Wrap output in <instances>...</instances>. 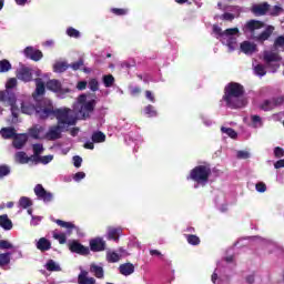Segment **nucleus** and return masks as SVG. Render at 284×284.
<instances>
[{
    "instance_id": "f257e3e1",
    "label": "nucleus",
    "mask_w": 284,
    "mask_h": 284,
    "mask_svg": "<svg viewBox=\"0 0 284 284\" xmlns=\"http://www.w3.org/2000/svg\"><path fill=\"white\" fill-rule=\"evenodd\" d=\"M245 94V87L237 82H230L224 88L223 101H225L226 106L231 110H237L243 108L244 103L241 98Z\"/></svg>"
},
{
    "instance_id": "f03ea898",
    "label": "nucleus",
    "mask_w": 284,
    "mask_h": 284,
    "mask_svg": "<svg viewBox=\"0 0 284 284\" xmlns=\"http://www.w3.org/2000/svg\"><path fill=\"white\" fill-rule=\"evenodd\" d=\"M210 176H212V166L210 164H201L190 171L186 180L204 186L210 182Z\"/></svg>"
},
{
    "instance_id": "7ed1b4c3",
    "label": "nucleus",
    "mask_w": 284,
    "mask_h": 284,
    "mask_svg": "<svg viewBox=\"0 0 284 284\" xmlns=\"http://www.w3.org/2000/svg\"><path fill=\"white\" fill-rule=\"evenodd\" d=\"M47 90L57 94L59 99H68L71 94L74 93L72 87L63 85L60 80L51 79L47 81Z\"/></svg>"
},
{
    "instance_id": "20e7f679",
    "label": "nucleus",
    "mask_w": 284,
    "mask_h": 284,
    "mask_svg": "<svg viewBox=\"0 0 284 284\" xmlns=\"http://www.w3.org/2000/svg\"><path fill=\"white\" fill-rule=\"evenodd\" d=\"M54 119L58 120L60 125H77L78 118L74 114V111L68 108L55 109Z\"/></svg>"
},
{
    "instance_id": "39448f33",
    "label": "nucleus",
    "mask_w": 284,
    "mask_h": 284,
    "mask_svg": "<svg viewBox=\"0 0 284 284\" xmlns=\"http://www.w3.org/2000/svg\"><path fill=\"white\" fill-rule=\"evenodd\" d=\"M55 112L57 109H54V105L50 101L43 102V104L36 109L38 119H41L42 121H45V119H54Z\"/></svg>"
},
{
    "instance_id": "423d86ee",
    "label": "nucleus",
    "mask_w": 284,
    "mask_h": 284,
    "mask_svg": "<svg viewBox=\"0 0 284 284\" xmlns=\"http://www.w3.org/2000/svg\"><path fill=\"white\" fill-rule=\"evenodd\" d=\"M94 108H97V100H90L85 104L77 105L74 111L77 112L78 116H80V119L85 120L90 119V114L94 112Z\"/></svg>"
},
{
    "instance_id": "0eeeda50",
    "label": "nucleus",
    "mask_w": 284,
    "mask_h": 284,
    "mask_svg": "<svg viewBox=\"0 0 284 284\" xmlns=\"http://www.w3.org/2000/svg\"><path fill=\"white\" fill-rule=\"evenodd\" d=\"M262 28H265V22L252 19L246 21L242 28V31L245 34H250L251 39H254L256 36V30H262Z\"/></svg>"
},
{
    "instance_id": "6e6552de",
    "label": "nucleus",
    "mask_w": 284,
    "mask_h": 284,
    "mask_svg": "<svg viewBox=\"0 0 284 284\" xmlns=\"http://www.w3.org/2000/svg\"><path fill=\"white\" fill-rule=\"evenodd\" d=\"M33 192L39 201L43 203H52L54 201V194L50 191H47L42 184H37L33 189Z\"/></svg>"
},
{
    "instance_id": "1a4fd4ad",
    "label": "nucleus",
    "mask_w": 284,
    "mask_h": 284,
    "mask_svg": "<svg viewBox=\"0 0 284 284\" xmlns=\"http://www.w3.org/2000/svg\"><path fill=\"white\" fill-rule=\"evenodd\" d=\"M263 59L266 63V68H271L272 72H276L278 70V68H281V65L278 64H273V63H277L278 61H281V55H278V53L276 52H272V51H265Z\"/></svg>"
},
{
    "instance_id": "9d476101",
    "label": "nucleus",
    "mask_w": 284,
    "mask_h": 284,
    "mask_svg": "<svg viewBox=\"0 0 284 284\" xmlns=\"http://www.w3.org/2000/svg\"><path fill=\"white\" fill-rule=\"evenodd\" d=\"M69 250L73 254H80V256H88V254H90V248L79 243L77 240H73L71 243H69Z\"/></svg>"
},
{
    "instance_id": "9b49d317",
    "label": "nucleus",
    "mask_w": 284,
    "mask_h": 284,
    "mask_svg": "<svg viewBox=\"0 0 284 284\" xmlns=\"http://www.w3.org/2000/svg\"><path fill=\"white\" fill-rule=\"evenodd\" d=\"M64 128L65 126L61 124L50 126L45 134V139H48V141H57L58 139H61V132H63Z\"/></svg>"
},
{
    "instance_id": "f8f14e48",
    "label": "nucleus",
    "mask_w": 284,
    "mask_h": 284,
    "mask_svg": "<svg viewBox=\"0 0 284 284\" xmlns=\"http://www.w3.org/2000/svg\"><path fill=\"white\" fill-rule=\"evenodd\" d=\"M251 12L255 17H265V14H267V12H270V3L262 2V3L253 4L251 7Z\"/></svg>"
},
{
    "instance_id": "ddd939ff",
    "label": "nucleus",
    "mask_w": 284,
    "mask_h": 284,
    "mask_svg": "<svg viewBox=\"0 0 284 284\" xmlns=\"http://www.w3.org/2000/svg\"><path fill=\"white\" fill-rule=\"evenodd\" d=\"M24 55L31 61H41L43 59V52L41 50L33 49L32 47H27L24 49Z\"/></svg>"
},
{
    "instance_id": "4468645a",
    "label": "nucleus",
    "mask_w": 284,
    "mask_h": 284,
    "mask_svg": "<svg viewBox=\"0 0 284 284\" xmlns=\"http://www.w3.org/2000/svg\"><path fill=\"white\" fill-rule=\"evenodd\" d=\"M272 34H274V27L267 26L266 29L262 33L255 36L253 40L257 41L258 43H264V41H267Z\"/></svg>"
},
{
    "instance_id": "2eb2a0df",
    "label": "nucleus",
    "mask_w": 284,
    "mask_h": 284,
    "mask_svg": "<svg viewBox=\"0 0 284 284\" xmlns=\"http://www.w3.org/2000/svg\"><path fill=\"white\" fill-rule=\"evenodd\" d=\"M26 143H28V134L16 133V135L13 136V142H12L13 148H16V150H21L23 148V145H26Z\"/></svg>"
},
{
    "instance_id": "dca6fc26",
    "label": "nucleus",
    "mask_w": 284,
    "mask_h": 284,
    "mask_svg": "<svg viewBox=\"0 0 284 284\" xmlns=\"http://www.w3.org/2000/svg\"><path fill=\"white\" fill-rule=\"evenodd\" d=\"M90 250L91 252H103L105 251V242L102 237L90 240Z\"/></svg>"
},
{
    "instance_id": "f3484780",
    "label": "nucleus",
    "mask_w": 284,
    "mask_h": 284,
    "mask_svg": "<svg viewBox=\"0 0 284 284\" xmlns=\"http://www.w3.org/2000/svg\"><path fill=\"white\" fill-rule=\"evenodd\" d=\"M17 79H19V81H24V83H30V81H32V69H20L17 73Z\"/></svg>"
},
{
    "instance_id": "a211bd4d",
    "label": "nucleus",
    "mask_w": 284,
    "mask_h": 284,
    "mask_svg": "<svg viewBox=\"0 0 284 284\" xmlns=\"http://www.w3.org/2000/svg\"><path fill=\"white\" fill-rule=\"evenodd\" d=\"M36 247L40 252H49V250H52V242L45 237H40L36 244Z\"/></svg>"
},
{
    "instance_id": "6ab92c4d",
    "label": "nucleus",
    "mask_w": 284,
    "mask_h": 284,
    "mask_svg": "<svg viewBox=\"0 0 284 284\" xmlns=\"http://www.w3.org/2000/svg\"><path fill=\"white\" fill-rule=\"evenodd\" d=\"M123 233V230L120 227H110L108 231V240L109 241H115V243H119V239L121 234Z\"/></svg>"
},
{
    "instance_id": "aec40b11",
    "label": "nucleus",
    "mask_w": 284,
    "mask_h": 284,
    "mask_svg": "<svg viewBox=\"0 0 284 284\" xmlns=\"http://www.w3.org/2000/svg\"><path fill=\"white\" fill-rule=\"evenodd\" d=\"M78 284H97V280L88 277V271H81L78 275Z\"/></svg>"
},
{
    "instance_id": "412c9836",
    "label": "nucleus",
    "mask_w": 284,
    "mask_h": 284,
    "mask_svg": "<svg viewBox=\"0 0 284 284\" xmlns=\"http://www.w3.org/2000/svg\"><path fill=\"white\" fill-rule=\"evenodd\" d=\"M54 223H57V225H59L60 227H63L64 230H67V234H72V232H74V230H77V225H74V223H72V222H65L63 220H55Z\"/></svg>"
},
{
    "instance_id": "4be33fe9",
    "label": "nucleus",
    "mask_w": 284,
    "mask_h": 284,
    "mask_svg": "<svg viewBox=\"0 0 284 284\" xmlns=\"http://www.w3.org/2000/svg\"><path fill=\"white\" fill-rule=\"evenodd\" d=\"M120 274L122 276H130L131 274H134V264L132 263H124L119 266Z\"/></svg>"
},
{
    "instance_id": "5701e85b",
    "label": "nucleus",
    "mask_w": 284,
    "mask_h": 284,
    "mask_svg": "<svg viewBox=\"0 0 284 284\" xmlns=\"http://www.w3.org/2000/svg\"><path fill=\"white\" fill-rule=\"evenodd\" d=\"M0 134L2 139H14V136L17 135V130L12 126L2 128L0 130Z\"/></svg>"
},
{
    "instance_id": "b1692460",
    "label": "nucleus",
    "mask_w": 284,
    "mask_h": 284,
    "mask_svg": "<svg viewBox=\"0 0 284 284\" xmlns=\"http://www.w3.org/2000/svg\"><path fill=\"white\" fill-rule=\"evenodd\" d=\"M16 161L17 163H21L24 165L26 163H30V161H33V158L28 156V154L23 151H19L16 153Z\"/></svg>"
},
{
    "instance_id": "393cba45",
    "label": "nucleus",
    "mask_w": 284,
    "mask_h": 284,
    "mask_svg": "<svg viewBox=\"0 0 284 284\" xmlns=\"http://www.w3.org/2000/svg\"><path fill=\"white\" fill-rule=\"evenodd\" d=\"M0 227L6 231L12 229V220L8 217V214L0 215Z\"/></svg>"
},
{
    "instance_id": "a878e982",
    "label": "nucleus",
    "mask_w": 284,
    "mask_h": 284,
    "mask_svg": "<svg viewBox=\"0 0 284 284\" xmlns=\"http://www.w3.org/2000/svg\"><path fill=\"white\" fill-rule=\"evenodd\" d=\"M241 50L244 54H252L256 52V44H252L250 41H244L241 43Z\"/></svg>"
},
{
    "instance_id": "bb28decb",
    "label": "nucleus",
    "mask_w": 284,
    "mask_h": 284,
    "mask_svg": "<svg viewBox=\"0 0 284 284\" xmlns=\"http://www.w3.org/2000/svg\"><path fill=\"white\" fill-rule=\"evenodd\" d=\"M90 272L93 274V276H95V278H103L104 276L103 266H99L97 264L90 265Z\"/></svg>"
},
{
    "instance_id": "cd10ccee",
    "label": "nucleus",
    "mask_w": 284,
    "mask_h": 284,
    "mask_svg": "<svg viewBox=\"0 0 284 284\" xmlns=\"http://www.w3.org/2000/svg\"><path fill=\"white\" fill-rule=\"evenodd\" d=\"M45 88L47 85L43 80L40 78L36 79V94H38V97H43V94H45Z\"/></svg>"
},
{
    "instance_id": "c85d7f7f",
    "label": "nucleus",
    "mask_w": 284,
    "mask_h": 284,
    "mask_svg": "<svg viewBox=\"0 0 284 284\" xmlns=\"http://www.w3.org/2000/svg\"><path fill=\"white\" fill-rule=\"evenodd\" d=\"M70 68V64L68 62H55L53 64V72H57L58 74H61L65 72Z\"/></svg>"
},
{
    "instance_id": "c756f323",
    "label": "nucleus",
    "mask_w": 284,
    "mask_h": 284,
    "mask_svg": "<svg viewBox=\"0 0 284 284\" xmlns=\"http://www.w3.org/2000/svg\"><path fill=\"white\" fill-rule=\"evenodd\" d=\"M12 256V253H0V267H6V265H10V257Z\"/></svg>"
},
{
    "instance_id": "7c9ffc66",
    "label": "nucleus",
    "mask_w": 284,
    "mask_h": 284,
    "mask_svg": "<svg viewBox=\"0 0 284 284\" xmlns=\"http://www.w3.org/2000/svg\"><path fill=\"white\" fill-rule=\"evenodd\" d=\"M21 112L22 114H34L37 112V108L32 104L21 103Z\"/></svg>"
},
{
    "instance_id": "2f4dec72",
    "label": "nucleus",
    "mask_w": 284,
    "mask_h": 284,
    "mask_svg": "<svg viewBox=\"0 0 284 284\" xmlns=\"http://www.w3.org/2000/svg\"><path fill=\"white\" fill-rule=\"evenodd\" d=\"M19 207H22V210H28V207H32V200L27 196L20 197L18 202Z\"/></svg>"
},
{
    "instance_id": "473e14b6",
    "label": "nucleus",
    "mask_w": 284,
    "mask_h": 284,
    "mask_svg": "<svg viewBox=\"0 0 284 284\" xmlns=\"http://www.w3.org/2000/svg\"><path fill=\"white\" fill-rule=\"evenodd\" d=\"M91 139H92L93 143H104V141H105V133H103L101 131L93 132Z\"/></svg>"
},
{
    "instance_id": "72a5a7b5",
    "label": "nucleus",
    "mask_w": 284,
    "mask_h": 284,
    "mask_svg": "<svg viewBox=\"0 0 284 284\" xmlns=\"http://www.w3.org/2000/svg\"><path fill=\"white\" fill-rule=\"evenodd\" d=\"M189 245H201V239L194 234H185L184 235Z\"/></svg>"
},
{
    "instance_id": "f704fd0d",
    "label": "nucleus",
    "mask_w": 284,
    "mask_h": 284,
    "mask_svg": "<svg viewBox=\"0 0 284 284\" xmlns=\"http://www.w3.org/2000/svg\"><path fill=\"white\" fill-rule=\"evenodd\" d=\"M102 82H103L104 88H112V85H114V75H112V74L103 75Z\"/></svg>"
},
{
    "instance_id": "c9c22d12",
    "label": "nucleus",
    "mask_w": 284,
    "mask_h": 284,
    "mask_svg": "<svg viewBox=\"0 0 284 284\" xmlns=\"http://www.w3.org/2000/svg\"><path fill=\"white\" fill-rule=\"evenodd\" d=\"M261 110L264 112H270V110H274V102L273 100H264L263 103L260 105Z\"/></svg>"
},
{
    "instance_id": "e433bc0d",
    "label": "nucleus",
    "mask_w": 284,
    "mask_h": 284,
    "mask_svg": "<svg viewBox=\"0 0 284 284\" xmlns=\"http://www.w3.org/2000/svg\"><path fill=\"white\" fill-rule=\"evenodd\" d=\"M43 132V126H33L29 130V134L32 139H39V135Z\"/></svg>"
},
{
    "instance_id": "4c0bfd02",
    "label": "nucleus",
    "mask_w": 284,
    "mask_h": 284,
    "mask_svg": "<svg viewBox=\"0 0 284 284\" xmlns=\"http://www.w3.org/2000/svg\"><path fill=\"white\" fill-rule=\"evenodd\" d=\"M41 152H43V144H33V154L34 155H32L31 159H33V161L37 162V160H39Z\"/></svg>"
},
{
    "instance_id": "58836bf2",
    "label": "nucleus",
    "mask_w": 284,
    "mask_h": 284,
    "mask_svg": "<svg viewBox=\"0 0 284 284\" xmlns=\"http://www.w3.org/2000/svg\"><path fill=\"white\" fill-rule=\"evenodd\" d=\"M106 261L108 263H119V261H121V255L116 252H110L106 254Z\"/></svg>"
},
{
    "instance_id": "ea45409f",
    "label": "nucleus",
    "mask_w": 284,
    "mask_h": 284,
    "mask_svg": "<svg viewBox=\"0 0 284 284\" xmlns=\"http://www.w3.org/2000/svg\"><path fill=\"white\" fill-rule=\"evenodd\" d=\"M221 132L223 134H227V136H230V139H236V136H239V133H236L235 130L232 128L222 126Z\"/></svg>"
},
{
    "instance_id": "a19ab883",
    "label": "nucleus",
    "mask_w": 284,
    "mask_h": 284,
    "mask_svg": "<svg viewBox=\"0 0 284 284\" xmlns=\"http://www.w3.org/2000/svg\"><path fill=\"white\" fill-rule=\"evenodd\" d=\"M2 101H7V103L12 106V105H17V95H14V93H8L7 95H4L2 98Z\"/></svg>"
},
{
    "instance_id": "79ce46f5",
    "label": "nucleus",
    "mask_w": 284,
    "mask_h": 284,
    "mask_svg": "<svg viewBox=\"0 0 284 284\" xmlns=\"http://www.w3.org/2000/svg\"><path fill=\"white\" fill-rule=\"evenodd\" d=\"M12 70V64H10V61L8 60H1L0 61V72H10Z\"/></svg>"
},
{
    "instance_id": "37998d69",
    "label": "nucleus",
    "mask_w": 284,
    "mask_h": 284,
    "mask_svg": "<svg viewBox=\"0 0 284 284\" xmlns=\"http://www.w3.org/2000/svg\"><path fill=\"white\" fill-rule=\"evenodd\" d=\"M47 270L48 272H59V270H61V266H59L55 262H53V260H49L47 262Z\"/></svg>"
},
{
    "instance_id": "c03bdc74",
    "label": "nucleus",
    "mask_w": 284,
    "mask_h": 284,
    "mask_svg": "<svg viewBox=\"0 0 284 284\" xmlns=\"http://www.w3.org/2000/svg\"><path fill=\"white\" fill-rule=\"evenodd\" d=\"M54 159V155H44V156H38V160L36 163H42V165H48V163H51V161Z\"/></svg>"
},
{
    "instance_id": "a18cd8bd",
    "label": "nucleus",
    "mask_w": 284,
    "mask_h": 284,
    "mask_svg": "<svg viewBox=\"0 0 284 284\" xmlns=\"http://www.w3.org/2000/svg\"><path fill=\"white\" fill-rule=\"evenodd\" d=\"M270 17H278L283 12V8L281 6H274L268 10Z\"/></svg>"
},
{
    "instance_id": "49530a36",
    "label": "nucleus",
    "mask_w": 284,
    "mask_h": 284,
    "mask_svg": "<svg viewBox=\"0 0 284 284\" xmlns=\"http://www.w3.org/2000/svg\"><path fill=\"white\" fill-rule=\"evenodd\" d=\"M67 34L68 37H71L73 39H79V37H81V32H79V30L70 27L67 29Z\"/></svg>"
},
{
    "instance_id": "de8ad7c7",
    "label": "nucleus",
    "mask_w": 284,
    "mask_h": 284,
    "mask_svg": "<svg viewBox=\"0 0 284 284\" xmlns=\"http://www.w3.org/2000/svg\"><path fill=\"white\" fill-rule=\"evenodd\" d=\"M112 14H115V17H125L128 14V9H119V8H112L111 9Z\"/></svg>"
},
{
    "instance_id": "09e8293b",
    "label": "nucleus",
    "mask_w": 284,
    "mask_h": 284,
    "mask_svg": "<svg viewBox=\"0 0 284 284\" xmlns=\"http://www.w3.org/2000/svg\"><path fill=\"white\" fill-rule=\"evenodd\" d=\"M255 74H257V77H265V74H267V71H265V67L263 64H257L255 68Z\"/></svg>"
},
{
    "instance_id": "8fccbe9b",
    "label": "nucleus",
    "mask_w": 284,
    "mask_h": 284,
    "mask_svg": "<svg viewBox=\"0 0 284 284\" xmlns=\"http://www.w3.org/2000/svg\"><path fill=\"white\" fill-rule=\"evenodd\" d=\"M274 48L275 50H278V48H284V36H278L275 40H274Z\"/></svg>"
},
{
    "instance_id": "3c124183",
    "label": "nucleus",
    "mask_w": 284,
    "mask_h": 284,
    "mask_svg": "<svg viewBox=\"0 0 284 284\" xmlns=\"http://www.w3.org/2000/svg\"><path fill=\"white\" fill-rule=\"evenodd\" d=\"M89 89L91 90V92H97L99 90V80L97 79H91L89 81Z\"/></svg>"
},
{
    "instance_id": "603ef678",
    "label": "nucleus",
    "mask_w": 284,
    "mask_h": 284,
    "mask_svg": "<svg viewBox=\"0 0 284 284\" xmlns=\"http://www.w3.org/2000/svg\"><path fill=\"white\" fill-rule=\"evenodd\" d=\"M10 174V166L2 164L0 165V179L8 176Z\"/></svg>"
},
{
    "instance_id": "864d4df0",
    "label": "nucleus",
    "mask_w": 284,
    "mask_h": 284,
    "mask_svg": "<svg viewBox=\"0 0 284 284\" xmlns=\"http://www.w3.org/2000/svg\"><path fill=\"white\" fill-rule=\"evenodd\" d=\"M83 64H84L83 59H80L79 61L69 64V68H71L77 72V70H81V68H83Z\"/></svg>"
},
{
    "instance_id": "5fc2aeb1",
    "label": "nucleus",
    "mask_w": 284,
    "mask_h": 284,
    "mask_svg": "<svg viewBox=\"0 0 284 284\" xmlns=\"http://www.w3.org/2000/svg\"><path fill=\"white\" fill-rule=\"evenodd\" d=\"M14 247L10 241L0 240V250H12Z\"/></svg>"
},
{
    "instance_id": "6e6d98bb",
    "label": "nucleus",
    "mask_w": 284,
    "mask_h": 284,
    "mask_svg": "<svg viewBox=\"0 0 284 284\" xmlns=\"http://www.w3.org/2000/svg\"><path fill=\"white\" fill-rule=\"evenodd\" d=\"M53 239H55L57 241H59L60 245H64V243L68 241V237L65 236V234L60 233V234H54Z\"/></svg>"
},
{
    "instance_id": "4d7b16f0",
    "label": "nucleus",
    "mask_w": 284,
    "mask_h": 284,
    "mask_svg": "<svg viewBox=\"0 0 284 284\" xmlns=\"http://www.w3.org/2000/svg\"><path fill=\"white\" fill-rule=\"evenodd\" d=\"M239 34V28H230L224 31V37H234Z\"/></svg>"
},
{
    "instance_id": "13d9d810",
    "label": "nucleus",
    "mask_w": 284,
    "mask_h": 284,
    "mask_svg": "<svg viewBox=\"0 0 284 284\" xmlns=\"http://www.w3.org/2000/svg\"><path fill=\"white\" fill-rule=\"evenodd\" d=\"M273 101V105L274 108H278V105H283L284 104V97H277V98H272Z\"/></svg>"
},
{
    "instance_id": "bf43d9fd",
    "label": "nucleus",
    "mask_w": 284,
    "mask_h": 284,
    "mask_svg": "<svg viewBox=\"0 0 284 284\" xmlns=\"http://www.w3.org/2000/svg\"><path fill=\"white\" fill-rule=\"evenodd\" d=\"M256 192L263 193V192H267V185L264 182H258L255 185Z\"/></svg>"
},
{
    "instance_id": "052dcab7",
    "label": "nucleus",
    "mask_w": 284,
    "mask_h": 284,
    "mask_svg": "<svg viewBox=\"0 0 284 284\" xmlns=\"http://www.w3.org/2000/svg\"><path fill=\"white\" fill-rule=\"evenodd\" d=\"M145 114H149V116H156V111H154V106L152 104H149L144 109Z\"/></svg>"
},
{
    "instance_id": "680f3d73",
    "label": "nucleus",
    "mask_w": 284,
    "mask_h": 284,
    "mask_svg": "<svg viewBox=\"0 0 284 284\" xmlns=\"http://www.w3.org/2000/svg\"><path fill=\"white\" fill-rule=\"evenodd\" d=\"M274 156H275L276 159H283V156H284V150H283V148L276 146V148L274 149Z\"/></svg>"
},
{
    "instance_id": "e2e57ef3",
    "label": "nucleus",
    "mask_w": 284,
    "mask_h": 284,
    "mask_svg": "<svg viewBox=\"0 0 284 284\" xmlns=\"http://www.w3.org/2000/svg\"><path fill=\"white\" fill-rule=\"evenodd\" d=\"M213 32L214 34H217V37H225V31H223V29L216 24L213 26Z\"/></svg>"
},
{
    "instance_id": "0e129e2a",
    "label": "nucleus",
    "mask_w": 284,
    "mask_h": 284,
    "mask_svg": "<svg viewBox=\"0 0 284 284\" xmlns=\"http://www.w3.org/2000/svg\"><path fill=\"white\" fill-rule=\"evenodd\" d=\"M10 108L13 119H19V106L17 104H13Z\"/></svg>"
},
{
    "instance_id": "69168bd1",
    "label": "nucleus",
    "mask_w": 284,
    "mask_h": 284,
    "mask_svg": "<svg viewBox=\"0 0 284 284\" xmlns=\"http://www.w3.org/2000/svg\"><path fill=\"white\" fill-rule=\"evenodd\" d=\"M81 163H83V159L79 155L73 156V165L74 168H80Z\"/></svg>"
},
{
    "instance_id": "338daca9",
    "label": "nucleus",
    "mask_w": 284,
    "mask_h": 284,
    "mask_svg": "<svg viewBox=\"0 0 284 284\" xmlns=\"http://www.w3.org/2000/svg\"><path fill=\"white\" fill-rule=\"evenodd\" d=\"M88 103V97L85 94H81L78 98V104L77 105H85Z\"/></svg>"
},
{
    "instance_id": "774afa93",
    "label": "nucleus",
    "mask_w": 284,
    "mask_h": 284,
    "mask_svg": "<svg viewBox=\"0 0 284 284\" xmlns=\"http://www.w3.org/2000/svg\"><path fill=\"white\" fill-rule=\"evenodd\" d=\"M237 159H250V152H247V151H237Z\"/></svg>"
}]
</instances>
